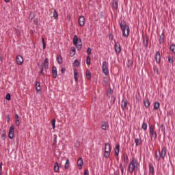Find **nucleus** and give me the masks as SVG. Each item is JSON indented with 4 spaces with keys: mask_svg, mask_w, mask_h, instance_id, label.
<instances>
[{
    "mask_svg": "<svg viewBox=\"0 0 175 175\" xmlns=\"http://www.w3.org/2000/svg\"><path fill=\"white\" fill-rule=\"evenodd\" d=\"M79 24L80 27H83L84 26V24H85V18L83 16H81L79 18Z\"/></svg>",
    "mask_w": 175,
    "mask_h": 175,
    "instance_id": "obj_13",
    "label": "nucleus"
},
{
    "mask_svg": "<svg viewBox=\"0 0 175 175\" xmlns=\"http://www.w3.org/2000/svg\"><path fill=\"white\" fill-rule=\"evenodd\" d=\"M113 91L111 90V88H109L108 90L107 91V95L109 96V95H111L113 94Z\"/></svg>",
    "mask_w": 175,
    "mask_h": 175,
    "instance_id": "obj_36",
    "label": "nucleus"
},
{
    "mask_svg": "<svg viewBox=\"0 0 175 175\" xmlns=\"http://www.w3.org/2000/svg\"><path fill=\"white\" fill-rule=\"evenodd\" d=\"M170 50H171V51H172V53H174V54H175V45L172 44L170 46Z\"/></svg>",
    "mask_w": 175,
    "mask_h": 175,
    "instance_id": "obj_39",
    "label": "nucleus"
},
{
    "mask_svg": "<svg viewBox=\"0 0 175 175\" xmlns=\"http://www.w3.org/2000/svg\"><path fill=\"white\" fill-rule=\"evenodd\" d=\"M110 152H111V146H110V144L106 143L105 146V153H104L105 158H109Z\"/></svg>",
    "mask_w": 175,
    "mask_h": 175,
    "instance_id": "obj_5",
    "label": "nucleus"
},
{
    "mask_svg": "<svg viewBox=\"0 0 175 175\" xmlns=\"http://www.w3.org/2000/svg\"><path fill=\"white\" fill-rule=\"evenodd\" d=\"M62 75H64V73H65V72H66V68H65V67H63V68H62Z\"/></svg>",
    "mask_w": 175,
    "mask_h": 175,
    "instance_id": "obj_57",
    "label": "nucleus"
},
{
    "mask_svg": "<svg viewBox=\"0 0 175 175\" xmlns=\"http://www.w3.org/2000/svg\"><path fill=\"white\" fill-rule=\"evenodd\" d=\"M67 20H68V21L70 20V15H67Z\"/></svg>",
    "mask_w": 175,
    "mask_h": 175,
    "instance_id": "obj_63",
    "label": "nucleus"
},
{
    "mask_svg": "<svg viewBox=\"0 0 175 175\" xmlns=\"http://www.w3.org/2000/svg\"><path fill=\"white\" fill-rule=\"evenodd\" d=\"M74 77L75 82L77 83V81H79V72H77V70H74Z\"/></svg>",
    "mask_w": 175,
    "mask_h": 175,
    "instance_id": "obj_21",
    "label": "nucleus"
},
{
    "mask_svg": "<svg viewBox=\"0 0 175 175\" xmlns=\"http://www.w3.org/2000/svg\"><path fill=\"white\" fill-rule=\"evenodd\" d=\"M5 98H6L7 100H10V99H11V96H10V94L9 93H8V94H6Z\"/></svg>",
    "mask_w": 175,
    "mask_h": 175,
    "instance_id": "obj_50",
    "label": "nucleus"
},
{
    "mask_svg": "<svg viewBox=\"0 0 175 175\" xmlns=\"http://www.w3.org/2000/svg\"><path fill=\"white\" fill-rule=\"evenodd\" d=\"M53 146H55L57 144V135H54L53 141Z\"/></svg>",
    "mask_w": 175,
    "mask_h": 175,
    "instance_id": "obj_46",
    "label": "nucleus"
},
{
    "mask_svg": "<svg viewBox=\"0 0 175 175\" xmlns=\"http://www.w3.org/2000/svg\"><path fill=\"white\" fill-rule=\"evenodd\" d=\"M15 123L17 126H20L21 122H20V120L18 119V120H16Z\"/></svg>",
    "mask_w": 175,
    "mask_h": 175,
    "instance_id": "obj_49",
    "label": "nucleus"
},
{
    "mask_svg": "<svg viewBox=\"0 0 175 175\" xmlns=\"http://www.w3.org/2000/svg\"><path fill=\"white\" fill-rule=\"evenodd\" d=\"M53 18H55V20H57L58 18V12H57L56 10H54L53 11Z\"/></svg>",
    "mask_w": 175,
    "mask_h": 175,
    "instance_id": "obj_34",
    "label": "nucleus"
},
{
    "mask_svg": "<svg viewBox=\"0 0 175 175\" xmlns=\"http://www.w3.org/2000/svg\"><path fill=\"white\" fill-rule=\"evenodd\" d=\"M101 128L103 131H106V129H107V122H104L101 125Z\"/></svg>",
    "mask_w": 175,
    "mask_h": 175,
    "instance_id": "obj_32",
    "label": "nucleus"
},
{
    "mask_svg": "<svg viewBox=\"0 0 175 175\" xmlns=\"http://www.w3.org/2000/svg\"><path fill=\"white\" fill-rule=\"evenodd\" d=\"M38 68H40V66H43V65L40 64V63H38Z\"/></svg>",
    "mask_w": 175,
    "mask_h": 175,
    "instance_id": "obj_64",
    "label": "nucleus"
},
{
    "mask_svg": "<svg viewBox=\"0 0 175 175\" xmlns=\"http://www.w3.org/2000/svg\"><path fill=\"white\" fill-rule=\"evenodd\" d=\"M6 120H8V122H9V121H10V116L8 115L6 117H5Z\"/></svg>",
    "mask_w": 175,
    "mask_h": 175,
    "instance_id": "obj_60",
    "label": "nucleus"
},
{
    "mask_svg": "<svg viewBox=\"0 0 175 175\" xmlns=\"http://www.w3.org/2000/svg\"><path fill=\"white\" fill-rule=\"evenodd\" d=\"M16 61L18 65H23L24 63V57H23L21 55H18L16 56Z\"/></svg>",
    "mask_w": 175,
    "mask_h": 175,
    "instance_id": "obj_8",
    "label": "nucleus"
},
{
    "mask_svg": "<svg viewBox=\"0 0 175 175\" xmlns=\"http://www.w3.org/2000/svg\"><path fill=\"white\" fill-rule=\"evenodd\" d=\"M91 51H92V49L91 48L88 47V49H87V54L88 55H91Z\"/></svg>",
    "mask_w": 175,
    "mask_h": 175,
    "instance_id": "obj_48",
    "label": "nucleus"
},
{
    "mask_svg": "<svg viewBox=\"0 0 175 175\" xmlns=\"http://www.w3.org/2000/svg\"><path fill=\"white\" fill-rule=\"evenodd\" d=\"M0 175H2V162L0 163Z\"/></svg>",
    "mask_w": 175,
    "mask_h": 175,
    "instance_id": "obj_58",
    "label": "nucleus"
},
{
    "mask_svg": "<svg viewBox=\"0 0 175 175\" xmlns=\"http://www.w3.org/2000/svg\"><path fill=\"white\" fill-rule=\"evenodd\" d=\"M51 124L53 129H55V119L52 120Z\"/></svg>",
    "mask_w": 175,
    "mask_h": 175,
    "instance_id": "obj_47",
    "label": "nucleus"
},
{
    "mask_svg": "<svg viewBox=\"0 0 175 175\" xmlns=\"http://www.w3.org/2000/svg\"><path fill=\"white\" fill-rule=\"evenodd\" d=\"M149 133L150 135L151 139L153 137L154 140H157V137L158 135L157 134V131H155V126H154V124H151L150 126Z\"/></svg>",
    "mask_w": 175,
    "mask_h": 175,
    "instance_id": "obj_4",
    "label": "nucleus"
},
{
    "mask_svg": "<svg viewBox=\"0 0 175 175\" xmlns=\"http://www.w3.org/2000/svg\"><path fill=\"white\" fill-rule=\"evenodd\" d=\"M168 62L170 64H173L174 62L173 56H170V55L168 56Z\"/></svg>",
    "mask_w": 175,
    "mask_h": 175,
    "instance_id": "obj_38",
    "label": "nucleus"
},
{
    "mask_svg": "<svg viewBox=\"0 0 175 175\" xmlns=\"http://www.w3.org/2000/svg\"><path fill=\"white\" fill-rule=\"evenodd\" d=\"M135 146L137 147V146H142V138H136L135 139Z\"/></svg>",
    "mask_w": 175,
    "mask_h": 175,
    "instance_id": "obj_27",
    "label": "nucleus"
},
{
    "mask_svg": "<svg viewBox=\"0 0 175 175\" xmlns=\"http://www.w3.org/2000/svg\"><path fill=\"white\" fill-rule=\"evenodd\" d=\"M1 139L3 140H5V139H6V133L1 134Z\"/></svg>",
    "mask_w": 175,
    "mask_h": 175,
    "instance_id": "obj_54",
    "label": "nucleus"
},
{
    "mask_svg": "<svg viewBox=\"0 0 175 175\" xmlns=\"http://www.w3.org/2000/svg\"><path fill=\"white\" fill-rule=\"evenodd\" d=\"M83 165H84V161H83V158H79L77 161V166H79V169L81 170L83 169Z\"/></svg>",
    "mask_w": 175,
    "mask_h": 175,
    "instance_id": "obj_12",
    "label": "nucleus"
},
{
    "mask_svg": "<svg viewBox=\"0 0 175 175\" xmlns=\"http://www.w3.org/2000/svg\"><path fill=\"white\" fill-rule=\"evenodd\" d=\"M42 49L43 50L46 49V42H44V38H42Z\"/></svg>",
    "mask_w": 175,
    "mask_h": 175,
    "instance_id": "obj_43",
    "label": "nucleus"
},
{
    "mask_svg": "<svg viewBox=\"0 0 175 175\" xmlns=\"http://www.w3.org/2000/svg\"><path fill=\"white\" fill-rule=\"evenodd\" d=\"M83 175H90V173L88 172V169H85L84 170Z\"/></svg>",
    "mask_w": 175,
    "mask_h": 175,
    "instance_id": "obj_53",
    "label": "nucleus"
},
{
    "mask_svg": "<svg viewBox=\"0 0 175 175\" xmlns=\"http://www.w3.org/2000/svg\"><path fill=\"white\" fill-rule=\"evenodd\" d=\"M112 8L115 10H118V0H113L112 1Z\"/></svg>",
    "mask_w": 175,
    "mask_h": 175,
    "instance_id": "obj_15",
    "label": "nucleus"
},
{
    "mask_svg": "<svg viewBox=\"0 0 175 175\" xmlns=\"http://www.w3.org/2000/svg\"><path fill=\"white\" fill-rule=\"evenodd\" d=\"M54 172H55V173H58V172H59V165H58V162H56L54 164Z\"/></svg>",
    "mask_w": 175,
    "mask_h": 175,
    "instance_id": "obj_24",
    "label": "nucleus"
},
{
    "mask_svg": "<svg viewBox=\"0 0 175 175\" xmlns=\"http://www.w3.org/2000/svg\"><path fill=\"white\" fill-rule=\"evenodd\" d=\"M142 129H144V131H147V123L144 122L142 124Z\"/></svg>",
    "mask_w": 175,
    "mask_h": 175,
    "instance_id": "obj_45",
    "label": "nucleus"
},
{
    "mask_svg": "<svg viewBox=\"0 0 175 175\" xmlns=\"http://www.w3.org/2000/svg\"><path fill=\"white\" fill-rule=\"evenodd\" d=\"M18 118H19L18 115V114H16V115H15V119H16V120H18Z\"/></svg>",
    "mask_w": 175,
    "mask_h": 175,
    "instance_id": "obj_61",
    "label": "nucleus"
},
{
    "mask_svg": "<svg viewBox=\"0 0 175 175\" xmlns=\"http://www.w3.org/2000/svg\"><path fill=\"white\" fill-rule=\"evenodd\" d=\"M40 71L39 72V75L40 76V75H43V66H40Z\"/></svg>",
    "mask_w": 175,
    "mask_h": 175,
    "instance_id": "obj_51",
    "label": "nucleus"
},
{
    "mask_svg": "<svg viewBox=\"0 0 175 175\" xmlns=\"http://www.w3.org/2000/svg\"><path fill=\"white\" fill-rule=\"evenodd\" d=\"M144 105L145 106V107H146V109H148V107H150V100H148V98H146V100H144Z\"/></svg>",
    "mask_w": 175,
    "mask_h": 175,
    "instance_id": "obj_19",
    "label": "nucleus"
},
{
    "mask_svg": "<svg viewBox=\"0 0 175 175\" xmlns=\"http://www.w3.org/2000/svg\"><path fill=\"white\" fill-rule=\"evenodd\" d=\"M80 65V62H79V59H76L74 62V66H76L77 68Z\"/></svg>",
    "mask_w": 175,
    "mask_h": 175,
    "instance_id": "obj_41",
    "label": "nucleus"
},
{
    "mask_svg": "<svg viewBox=\"0 0 175 175\" xmlns=\"http://www.w3.org/2000/svg\"><path fill=\"white\" fill-rule=\"evenodd\" d=\"M133 65V60L132 59L128 58L127 62H126V66L128 68H131Z\"/></svg>",
    "mask_w": 175,
    "mask_h": 175,
    "instance_id": "obj_25",
    "label": "nucleus"
},
{
    "mask_svg": "<svg viewBox=\"0 0 175 175\" xmlns=\"http://www.w3.org/2000/svg\"><path fill=\"white\" fill-rule=\"evenodd\" d=\"M114 152H115L116 157H118V155L120 154V144L116 145V146L114 149Z\"/></svg>",
    "mask_w": 175,
    "mask_h": 175,
    "instance_id": "obj_18",
    "label": "nucleus"
},
{
    "mask_svg": "<svg viewBox=\"0 0 175 175\" xmlns=\"http://www.w3.org/2000/svg\"><path fill=\"white\" fill-rule=\"evenodd\" d=\"M34 24L37 25L38 24V19H34Z\"/></svg>",
    "mask_w": 175,
    "mask_h": 175,
    "instance_id": "obj_62",
    "label": "nucleus"
},
{
    "mask_svg": "<svg viewBox=\"0 0 175 175\" xmlns=\"http://www.w3.org/2000/svg\"><path fill=\"white\" fill-rule=\"evenodd\" d=\"M73 44L76 46L78 51L81 50L83 47V43L81 42V38H79L77 35L73 37Z\"/></svg>",
    "mask_w": 175,
    "mask_h": 175,
    "instance_id": "obj_3",
    "label": "nucleus"
},
{
    "mask_svg": "<svg viewBox=\"0 0 175 175\" xmlns=\"http://www.w3.org/2000/svg\"><path fill=\"white\" fill-rule=\"evenodd\" d=\"M120 28L122 31V35L125 38H128L129 36V26L126 25V22L125 21H121L120 23Z\"/></svg>",
    "mask_w": 175,
    "mask_h": 175,
    "instance_id": "obj_2",
    "label": "nucleus"
},
{
    "mask_svg": "<svg viewBox=\"0 0 175 175\" xmlns=\"http://www.w3.org/2000/svg\"><path fill=\"white\" fill-rule=\"evenodd\" d=\"M139 167L140 164L139 163V161H137V159L133 157L129 164L128 172H130L131 174H132L133 172L139 170Z\"/></svg>",
    "mask_w": 175,
    "mask_h": 175,
    "instance_id": "obj_1",
    "label": "nucleus"
},
{
    "mask_svg": "<svg viewBox=\"0 0 175 175\" xmlns=\"http://www.w3.org/2000/svg\"><path fill=\"white\" fill-rule=\"evenodd\" d=\"M9 139H13L14 137V125H12L10 127L9 133H8Z\"/></svg>",
    "mask_w": 175,
    "mask_h": 175,
    "instance_id": "obj_7",
    "label": "nucleus"
},
{
    "mask_svg": "<svg viewBox=\"0 0 175 175\" xmlns=\"http://www.w3.org/2000/svg\"><path fill=\"white\" fill-rule=\"evenodd\" d=\"M161 131L163 132V135H165V133H166V132L165 131V124H162L161 125Z\"/></svg>",
    "mask_w": 175,
    "mask_h": 175,
    "instance_id": "obj_44",
    "label": "nucleus"
},
{
    "mask_svg": "<svg viewBox=\"0 0 175 175\" xmlns=\"http://www.w3.org/2000/svg\"><path fill=\"white\" fill-rule=\"evenodd\" d=\"M126 106H128V100H126V98H124L121 103L122 110H126Z\"/></svg>",
    "mask_w": 175,
    "mask_h": 175,
    "instance_id": "obj_10",
    "label": "nucleus"
},
{
    "mask_svg": "<svg viewBox=\"0 0 175 175\" xmlns=\"http://www.w3.org/2000/svg\"><path fill=\"white\" fill-rule=\"evenodd\" d=\"M44 69H49V58H46L44 62Z\"/></svg>",
    "mask_w": 175,
    "mask_h": 175,
    "instance_id": "obj_22",
    "label": "nucleus"
},
{
    "mask_svg": "<svg viewBox=\"0 0 175 175\" xmlns=\"http://www.w3.org/2000/svg\"><path fill=\"white\" fill-rule=\"evenodd\" d=\"M86 78L88 80H91V72L90 71V70H86Z\"/></svg>",
    "mask_w": 175,
    "mask_h": 175,
    "instance_id": "obj_30",
    "label": "nucleus"
},
{
    "mask_svg": "<svg viewBox=\"0 0 175 175\" xmlns=\"http://www.w3.org/2000/svg\"><path fill=\"white\" fill-rule=\"evenodd\" d=\"M113 34L112 33H109V40H113Z\"/></svg>",
    "mask_w": 175,
    "mask_h": 175,
    "instance_id": "obj_55",
    "label": "nucleus"
},
{
    "mask_svg": "<svg viewBox=\"0 0 175 175\" xmlns=\"http://www.w3.org/2000/svg\"><path fill=\"white\" fill-rule=\"evenodd\" d=\"M154 72H156L157 74L159 73V70H158V68H157V66H154Z\"/></svg>",
    "mask_w": 175,
    "mask_h": 175,
    "instance_id": "obj_56",
    "label": "nucleus"
},
{
    "mask_svg": "<svg viewBox=\"0 0 175 175\" xmlns=\"http://www.w3.org/2000/svg\"><path fill=\"white\" fill-rule=\"evenodd\" d=\"M155 60L157 64L161 62V53L159 51L156 53Z\"/></svg>",
    "mask_w": 175,
    "mask_h": 175,
    "instance_id": "obj_16",
    "label": "nucleus"
},
{
    "mask_svg": "<svg viewBox=\"0 0 175 175\" xmlns=\"http://www.w3.org/2000/svg\"><path fill=\"white\" fill-rule=\"evenodd\" d=\"M87 65H91V57L88 55L86 59Z\"/></svg>",
    "mask_w": 175,
    "mask_h": 175,
    "instance_id": "obj_35",
    "label": "nucleus"
},
{
    "mask_svg": "<svg viewBox=\"0 0 175 175\" xmlns=\"http://www.w3.org/2000/svg\"><path fill=\"white\" fill-rule=\"evenodd\" d=\"M114 103H116V97L112 96L111 98V105H114Z\"/></svg>",
    "mask_w": 175,
    "mask_h": 175,
    "instance_id": "obj_42",
    "label": "nucleus"
},
{
    "mask_svg": "<svg viewBox=\"0 0 175 175\" xmlns=\"http://www.w3.org/2000/svg\"><path fill=\"white\" fill-rule=\"evenodd\" d=\"M167 152V148L166 147H163L161 152V156L163 159V161H165V157H166V152Z\"/></svg>",
    "mask_w": 175,
    "mask_h": 175,
    "instance_id": "obj_11",
    "label": "nucleus"
},
{
    "mask_svg": "<svg viewBox=\"0 0 175 175\" xmlns=\"http://www.w3.org/2000/svg\"><path fill=\"white\" fill-rule=\"evenodd\" d=\"M57 63H59V65H61V64H62V57L60 56L59 57V56H57Z\"/></svg>",
    "mask_w": 175,
    "mask_h": 175,
    "instance_id": "obj_40",
    "label": "nucleus"
},
{
    "mask_svg": "<svg viewBox=\"0 0 175 175\" xmlns=\"http://www.w3.org/2000/svg\"><path fill=\"white\" fill-rule=\"evenodd\" d=\"M143 44L144 45L145 47H148V38L147 36H143Z\"/></svg>",
    "mask_w": 175,
    "mask_h": 175,
    "instance_id": "obj_17",
    "label": "nucleus"
},
{
    "mask_svg": "<svg viewBox=\"0 0 175 175\" xmlns=\"http://www.w3.org/2000/svg\"><path fill=\"white\" fill-rule=\"evenodd\" d=\"M155 158L157 161H160L161 158H162V157L161 156V152L160 151L159 152H156Z\"/></svg>",
    "mask_w": 175,
    "mask_h": 175,
    "instance_id": "obj_28",
    "label": "nucleus"
},
{
    "mask_svg": "<svg viewBox=\"0 0 175 175\" xmlns=\"http://www.w3.org/2000/svg\"><path fill=\"white\" fill-rule=\"evenodd\" d=\"M0 61L1 62H2V61H3V55L0 54Z\"/></svg>",
    "mask_w": 175,
    "mask_h": 175,
    "instance_id": "obj_59",
    "label": "nucleus"
},
{
    "mask_svg": "<svg viewBox=\"0 0 175 175\" xmlns=\"http://www.w3.org/2000/svg\"><path fill=\"white\" fill-rule=\"evenodd\" d=\"M52 76L53 79H57V76H58V74L57 72V67H55V66L52 67Z\"/></svg>",
    "mask_w": 175,
    "mask_h": 175,
    "instance_id": "obj_14",
    "label": "nucleus"
},
{
    "mask_svg": "<svg viewBox=\"0 0 175 175\" xmlns=\"http://www.w3.org/2000/svg\"><path fill=\"white\" fill-rule=\"evenodd\" d=\"M124 162L128 163L129 162V158L128 157V154L126 153L124 154Z\"/></svg>",
    "mask_w": 175,
    "mask_h": 175,
    "instance_id": "obj_31",
    "label": "nucleus"
},
{
    "mask_svg": "<svg viewBox=\"0 0 175 175\" xmlns=\"http://www.w3.org/2000/svg\"><path fill=\"white\" fill-rule=\"evenodd\" d=\"M115 51L116 54L121 53V44L118 42H115Z\"/></svg>",
    "mask_w": 175,
    "mask_h": 175,
    "instance_id": "obj_9",
    "label": "nucleus"
},
{
    "mask_svg": "<svg viewBox=\"0 0 175 175\" xmlns=\"http://www.w3.org/2000/svg\"><path fill=\"white\" fill-rule=\"evenodd\" d=\"M75 54H76V49H75V48H72L71 49V52L70 53V57H73L75 55Z\"/></svg>",
    "mask_w": 175,
    "mask_h": 175,
    "instance_id": "obj_37",
    "label": "nucleus"
},
{
    "mask_svg": "<svg viewBox=\"0 0 175 175\" xmlns=\"http://www.w3.org/2000/svg\"><path fill=\"white\" fill-rule=\"evenodd\" d=\"M36 90L37 92H39V91H41L42 88H40V82L36 81Z\"/></svg>",
    "mask_w": 175,
    "mask_h": 175,
    "instance_id": "obj_23",
    "label": "nucleus"
},
{
    "mask_svg": "<svg viewBox=\"0 0 175 175\" xmlns=\"http://www.w3.org/2000/svg\"><path fill=\"white\" fill-rule=\"evenodd\" d=\"M103 72L105 76H108L109 75V64L107 62L105 61L103 62L102 66Z\"/></svg>",
    "mask_w": 175,
    "mask_h": 175,
    "instance_id": "obj_6",
    "label": "nucleus"
},
{
    "mask_svg": "<svg viewBox=\"0 0 175 175\" xmlns=\"http://www.w3.org/2000/svg\"><path fill=\"white\" fill-rule=\"evenodd\" d=\"M149 173L151 175H154L155 173V171L154 170V166L152 165H149Z\"/></svg>",
    "mask_w": 175,
    "mask_h": 175,
    "instance_id": "obj_20",
    "label": "nucleus"
},
{
    "mask_svg": "<svg viewBox=\"0 0 175 175\" xmlns=\"http://www.w3.org/2000/svg\"><path fill=\"white\" fill-rule=\"evenodd\" d=\"M120 170H121V173H122V175L124 174V166H122V164H120Z\"/></svg>",
    "mask_w": 175,
    "mask_h": 175,
    "instance_id": "obj_52",
    "label": "nucleus"
},
{
    "mask_svg": "<svg viewBox=\"0 0 175 175\" xmlns=\"http://www.w3.org/2000/svg\"><path fill=\"white\" fill-rule=\"evenodd\" d=\"M159 106H160L159 102L158 101L155 102L154 105V110H158V109H159Z\"/></svg>",
    "mask_w": 175,
    "mask_h": 175,
    "instance_id": "obj_33",
    "label": "nucleus"
},
{
    "mask_svg": "<svg viewBox=\"0 0 175 175\" xmlns=\"http://www.w3.org/2000/svg\"><path fill=\"white\" fill-rule=\"evenodd\" d=\"M69 165H70L69 159H67L64 165V169H66V170H68V169H69Z\"/></svg>",
    "mask_w": 175,
    "mask_h": 175,
    "instance_id": "obj_29",
    "label": "nucleus"
},
{
    "mask_svg": "<svg viewBox=\"0 0 175 175\" xmlns=\"http://www.w3.org/2000/svg\"><path fill=\"white\" fill-rule=\"evenodd\" d=\"M165 40V33H162L159 38V44H162Z\"/></svg>",
    "mask_w": 175,
    "mask_h": 175,
    "instance_id": "obj_26",
    "label": "nucleus"
}]
</instances>
